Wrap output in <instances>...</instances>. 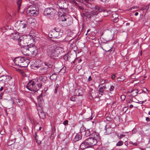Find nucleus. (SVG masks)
I'll use <instances>...</instances> for the list:
<instances>
[{
    "mask_svg": "<svg viewBox=\"0 0 150 150\" xmlns=\"http://www.w3.org/2000/svg\"><path fill=\"white\" fill-rule=\"evenodd\" d=\"M95 9L96 11L98 13V12H101L103 11L104 13H108V11L105 10H104L103 8L100 6L96 5L95 6Z\"/></svg>",
    "mask_w": 150,
    "mask_h": 150,
    "instance_id": "15",
    "label": "nucleus"
},
{
    "mask_svg": "<svg viewBox=\"0 0 150 150\" xmlns=\"http://www.w3.org/2000/svg\"><path fill=\"white\" fill-rule=\"evenodd\" d=\"M59 85L58 84H57L55 87V88H58L59 87Z\"/></svg>",
    "mask_w": 150,
    "mask_h": 150,
    "instance_id": "61",
    "label": "nucleus"
},
{
    "mask_svg": "<svg viewBox=\"0 0 150 150\" xmlns=\"http://www.w3.org/2000/svg\"><path fill=\"white\" fill-rule=\"evenodd\" d=\"M105 38L108 41H110L113 38V37L111 33H110L105 36Z\"/></svg>",
    "mask_w": 150,
    "mask_h": 150,
    "instance_id": "23",
    "label": "nucleus"
},
{
    "mask_svg": "<svg viewBox=\"0 0 150 150\" xmlns=\"http://www.w3.org/2000/svg\"><path fill=\"white\" fill-rule=\"evenodd\" d=\"M135 102L134 101H133V100H132V99H130V100H128L127 101V103L128 104V103H131L132 102Z\"/></svg>",
    "mask_w": 150,
    "mask_h": 150,
    "instance_id": "48",
    "label": "nucleus"
},
{
    "mask_svg": "<svg viewBox=\"0 0 150 150\" xmlns=\"http://www.w3.org/2000/svg\"><path fill=\"white\" fill-rule=\"evenodd\" d=\"M38 115L42 119H44L45 117V113L42 111L38 112Z\"/></svg>",
    "mask_w": 150,
    "mask_h": 150,
    "instance_id": "26",
    "label": "nucleus"
},
{
    "mask_svg": "<svg viewBox=\"0 0 150 150\" xmlns=\"http://www.w3.org/2000/svg\"><path fill=\"white\" fill-rule=\"evenodd\" d=\"M91 135L93 137L87 139L80 144V148L81 149L83 150L94 146L97 144V140L100 139L99 134L98 133L93 132Z\"/></svg>",
    "mask_w": 150,
    "mask_h": 150,
    "instance_id": "2",
    "label": "nucleus"
},
{
    "mask_svg": "<svg viewBox=\"0 0 150 150\" xmlns=\"http://www.w3.org/2000/svg\"><path fill=\"white\" fill-rule=\"evenodd\" d=\"M72 3L74 5H75L76 6L78 5L77 2L75 0H72Z\"/></svg>",
    "mask_w": 150,
    "mask_h": 150,
    "instance_id": "43",
    "label": "nucleus"
},
{
    "mask_svg": "<svg viewBox=\"0 0 150 150\" xmlns=\"http://www.w3.org/2000/svg\"><path fill=\"white\" fill-rule=\"evenodd\" d=\"M64 59L65 60H67L68 59V57L67 55H65L63 56Z\"/></svg>",
    "mask_w": 150,
    "mask_h": 150,
    "instance_id": "46",
    "label": "nucleus"
},
{
    "mask_svg": "<svg viewBox=\"0 0 150 150\" xmlns=\"http://www.w3.org/2000/svg\"><path fill=\"white\" fill-rule=\"evenodd\" d=\"M126 25L127 26H128L130 25V23H127L126 24Z\"/></svg>",
    "mask_w": 150,
    "mask_h": 150,
    "instance_id": "64",
    "label": "nucleus"
},
{
    "mask_svg": "<svg viewBox=\"0 0 150 150\" xmlns=\"http://www.w3.org/2000/svg\"><path fill=\"white\" fill-rule=\"evenodd\" d=\"M123 142L122 141H120L118 142L116 144L117 146H121L123 145Z\"/></svg>",
    "mask_w": 150,
    "mask_h": 150,
    "instance_id": "34",
    "label": "nucleus"
},
{
    "mask_svg": "<svg viewBox=\"0 0 150 150\" xmlns=\"http://www.w3.org/2000/svg\"><path fill=\"white\" fill-rule=\"evenodd\" d=\"M146 120L147 122H150V119L149 117H146Z\"/></svg>",
    "mask_w": 150,
    "mask_h": 150,
    "instance_id": "56",
    "label": "nucleus"
},
{
    "mask_svg": "<svg viewBox=\"0 0 150 150\" xmlns=\"http://www.w3.org/2000/svg\"><path fill=\"white\" fill-rule=\"evenodd\" d=\"M64 51L62 47H57L53 45H48L47 47V53L51 58L54 59L60 58L61 54Z\"/></svg>",
    "mask_w": 150,
    "mask_h": 150,
    "instance_id": "3",
    "label": "nucleus"
},
{
    "mask_svg": "<svg viewBox=\"0 0 150 150\" xmlns=\"http://www.w3.org/2000/svg\"><path fill=\"white\" fill-rule=\"evenodd\" d=\"M98 14V12L96 11H93L88 14L86 13H83L84 16L89 19L93 17H94L95 16L97 15Z\"/></svg>",
    "mask_w": 150,
    "mask_h": 150,
    "instance_id": "14",
    "label": "nucleus"
},
{
    "mask_svg": "<svg viewBox=\"0 0 150 150\" xmlns=\"http://www.w3.org/2000/svg\"><path fill=\"white\" fill-rule=\"evenodd\" d=\"M125 136V135L124 134H121L120 136L119 139H121L123 137H124Z\"/></svg>",
    "mask_w": 150,
    "mask_h": 150,
    "instance_id": "49",
    "label": "nucleus"
},
{
    "mask_svg": "<svg viewBox=\"0 0 150 150\" xmlns=\"http://www.w3.org/2000/svg\"><path fill=\"white\" fill-rule=\"evenodd\" d=\"M114 88V87L113 86H111L109 89V90L110 91H112L113 90Z\"/></svg>",
    "mask_w": 150,
    "mask_h": 150,
    "instance_id": "47",
    "label": "nucleus"
},
{
    "mask_svg": "<svg viewBox=\"0 0 150 150\" xmlns=\"http://www.w3.org/2000/svg\"><path fill=\"white\" fill-rule=\"evenodd\" d=\"M148 91V90L146 88H144V90H142L141 91H142V92H144V93H146V92L144 91Z\"/></svg>",
    "mask_w": 150,
    "mask_h": 150,
    "instance_id": "53",
    "label": "nucleus"
},
{
    "mask_svg": "<svg viewBox=\"0 0 150 150\" xmlns=\"http://www.w3.org/2000/svg\"><path fill=\"white\" fill-rule=\"evenodd\" d=\"M39 9L34 5H30L27 8V14L30 16H36L39 13Z\"/></svg>",
    "mask_w": 150,
    "mask_h": 150,
    "instance_id": "10",
    "label": "nucleus"
},
{
    "mask_svg": "<svg viewBox=\"0 0 150 150\" xmlns=\"http://www.w3.org/2000/svg\"><path fill=\"white\" fill-rule=\"evenodd\" d=\"M92 79L91 78V76H89V78H88V81H91Z\"/></svg>",
    "mask_w": 150,
    "mask_h": 150,
    "instance_id": "58",
    "label": "nucleus"
},
{
    "mask_svg": "<svg viewBox=\"0 0 150 150\" xmlns=\"http://www.w3.org/2000/svg\"><path fill=\"white\" fill-rule=\"evenodd\" d=\"M14 62L16 65L21 67H27L30 63V60L27 58L19 57H16L14 60Z\"/></svg>",
    "mask_w": 150,
    "mask_h": 150,
    "instance_id": "7",
    "label": "nucleus"
},
{
    "mask_svg": "<svg viewBox=\"0 0 150 150\" xmlns=\"http://www.w3.org/2000/svg\"><path fill=\"white\" fill-rule=\"evenodd\" d=\"M130 143L131 144H132L133 145H134L136 146L137 145V144L135 142L133 143L132 142H130Z\"/></svg>",
    "mask_w": 150,
    "mask_h": 150,
    "instance_id": "51",
    "label": "nucleus"
},
{
    "mask_svg": "<svg viewBox=\"0 0 150 150\" xmlns=\"http://www.w3.org/2000/svg\"><path fill=\"white\" fill-rule=\"evenodd\" d=\"M106 119L107 121H111L112 120V119L109 116L106 117Z\"/></svg>",
    "mask_w": 150,
    "mask_h": 150,
    "instance_id": "41",
    "label": "nucleus"
},
{
    "mask_svg": "<svg viewBox=\"0 0 150 150\" xmlns=\"http://www.w3.org/2000/svg\"><path fill=\"white\" fill-rule=\"evenodd\" d=\"M105 129L106 131L105 132V134H109L111 133L112 129H111L110 127L109 126L108 127V126L106 125L105 127Z\"/></svg>",
    "mask_w": 150,
    "mask_h": 150,
    "instance_id": "22",
    "label": "nucleus"
},
{
    "mask_svg": "<svg viewBox=\"0 0 150 150\" xmlns=\"http://www.w3.org/2000/svg\"><path fill=\"white\" fill-rule=\"evenodd\" d=\"M98 93L99 94H100L101 96H101L103 95L104 93V89L102 87H100L99 88V92Z\"/></svg>",
    "mask_w": 150,
    "mask_h": 150,
    "instance_id": "30",
    "label": "nucleus"
},
{
    "mask_svg": "<svg viewBox=\"0 0 150 150\" xmlns=\"http://www.w3.org/2000/svg\"><path fill=\"white\" fill-rule=\"evenodd\" d=\"M11 79V77L10 76H2L0 77V82H2L3 83H4L7 79Z\"/></svg>",
    "mask_w": 150,
    "mask_h": 150,
    "instance_id": "17",
    "label": "nucleus"
},
{
    "mask_svg": "<svg viewBox=\"0 0 150 150\" xmlns=\"http://www.w3.org/2000/svg\"><path fill=\"white\" fill-rule=\"evenodd\" d=\"M81 138L82 136L81 135L77 134L73 140V142L74 143H76V142L81 139Z\"/></svg>",
    "mask_w": 150,
    "mask_h": 150,
    "instance_id": "20",
    "label": "nucleus"
},
{
    "mask_svg": "<svg viewBox=\"0 0 150 150\" xmlns=\"http://www.w3.org/2000/svg\"><path fill=\"white\" fill-rule=\"evenodd\" d=\"M98 21L99 22H102L103 21V19H100L98 21Z\"/></svg>",
    "mask_w": 150,
    "mask_h": 150,
    "instance_id": "59",
    "label": "nucleus"
},
{
    "mask_svg": "<svg viewBox=\"0 0 150 150\" xmlns=\"http://www.w3.org/2000/svg\"><path fill=\"white\" fill-rule=\"evenodd\" d=\"M22 0H18L17 1V4L18 5V7L19 8L21 6V4L22 2Z\"/></svg>",
    "mask_w": 150,
    "mask_h": 150,
    "instance_id": "35",
    "label": "nucleus"
},
{
    "mask_svg": "<svg viewBox=\"0 0 150 150\" xmlns=\"http://www.w3.org/2000/svg\"><path fill=\"white\" fill-rule=\"evenodd\" d=\"M26 19L20 21L18 26V30L22 33H25V29L27 27L28 25H30L31 27H33L36 25V21L35 19L30 18Z\"/></svg>",
    "mask_w": 150,
    "mask_h": 150,
    "instance_id": "4",
    "label": "nucleus"
},
{
    "mask_svg": "<svg viewBox=\"0 0 150 150\" xmlns=\"http://www.w3.org/2000/svg\"><path fill=\"white\" fill-rule=\"evenodd\" d=\"M72 3L74 5H75L76 6L78 5L77 2L75 0H72Z\"/></svg>",
    "mask_w": 150,
    "mask_h": 150,
    "instance_id": "44",
    "label": "nucleus"
},
{
    "mask_svg": "<svg viewBox=\"0 0 150 150\" xmlns=\"http://www.w3.org/2000/svg\"><path fill=\"white\" fill-rule=\"evenodd\" d=\"M21 50L23 54L31 57L35 56L38 52L36 47L33 44L31 45L29 44L27 46L23 45L21 47Z\"/></svg>",
    "mask_w": 150,
    "mask_h": 150,
    "instance_id": "5",
    "label": "nucleus"
},
{
    "mask_svg": "<svg viewBox=\"0 0 150 150\" xmlns=\"http://www.w3.org/2000/svg\"><path fill=\"white\" fill-rule=\"evenodd\" d=\"M118 15L116 13L114 12L112 15V20L115 23L117 22L118 21Z\"/></svg>",
    "mask_w": 150,
    "mask_h": 150,
    "instance_id": "18",
    "label": "nucleus"
},
{
    "mask_svg": "<svg viewBox=\"0 0 150 150\" xmlns=\"http://www.w3.org/2000/svg\"><path fill=\"white\" fill-rule=\"evenodd\" d=\"M10 29V28H9L8 27H4L3 28V30L4 31V29L6 30H8V29Z\"/></svg>",
    "mask_w": 150,
    "mask_h": 150,
    "instance_id": "55",
    "label": "nucleus"
},
{
    "mask_svg": "<svg viewBox=\"0 0 150 150\" xmlns=\"http://www.w3.org/2000/svg\"><path fill=\"white\" fill-rule=\"evenodd\" d=\"M125 96L124 95H121V98L122 100H124L125 98Z\"/></svg>",
    "mask_w": 150,
    "mask_h": 150,
    "instance_id": "45",
    "label": "nucleus"
},
{
    "mask_svg": "<svg viewBox=\"0 0 150 150\" xmlns=\"http://www.w3.org/2000/svg\"><path fill=\"white\" fill-rule=\"evenodd\" d=\"M111 76H112V79H115V75L113 74Z\"/></svg>",
    "mask_w": 150,
    "mask_h": 150,
    "instance_id": "57",
    "label": "nucleus"
},
{
    "mask_svg": "<svg viewBox=\"0 0 150 150\" xmlns=\"http://www.w3.org/2000/svg\"><path fill=\"white\" fill-rule=\"evenodd\" d=\"M68 121L67 120H66L63 123V124L64 125H68Z\"/></svg>",
    "mask_w": 150,
    "mask_h": 150,
    "instance_id": "42",
    "label": "nucleus"
},
{
    "mask_svg": "<svg viewBox=\"0 0 150 150\" xmlns=\"http://www.w3.org/2000/svg\"><path fill=\"white\" fill-rule=\"evenodd\" d=\"M110 0H100L101 1L104 3H106L109 1Z\"/></svg>",
    "mask_w": 150,
    "mask_h": 150,
    "instance_id": "50",
    "label": "nucleus"
},
{
    "mask_svg": "<svg viewBox=\"0 0 150 150\" xmlns=\"http://www.w3.org/2000/svg\"><path fill=\"white\" fill-rule=\"evenodd\" d=\"M114 50L115 49L114 48H111L110 49L106 51L107 52H110V53L111 52H114Z\"/></svg>",
    "mask_w": 150,
    "mask_h": 150,
    "instance_id": "36",
    "label": "nucleus"
},
{
    "mask_svg": "<svg viewBox=\"0 0 150 150\" xmlns=\"http://www.w3.org/2000/svg\"><path fill=\"white\" fill-rule=\"evenodd\" d=\"M125 79V76H119L118 79L117 80L119 81H123Z\"/></svg>",
    "mask_w": 150,
    "mask_h": 150,
    "instance_id": "29",
    "label": "nucleus"
},
{
    "mask_svg": "<svg viewBox=\"0 0 150 150\" xmlns=\"http://www.w3.org/2000/svg\"><path fill=\"white\" fill-rule=\"evenodd\" d=\"M56 6H58L59 7H56L58 8V10L60 11L59 13H62V12L64 13L67 11V8L68 6V3L67 1L64 0H61L58 1L57 5Z\"/></svg>",
    "mask_w": 150,
    "mask_h": 150,
    "instance_id": "8",
    "label": "nucleus"
},
{
    "mask_svg": "<svg viewBox=\"0 0 150 150\" xmlns=\"http://www.w3.org/2000/svg\"><path fill=\"white\" fill-rule=\"evenodd\" d=\"M138 13L136 12L135 13L134 15L135 16H137V15H138Z\"/></svg>",
    "mask_w": 150,
    "mask_h": 150,
    "instance_id": "62",
    "label": "nucleus"
},
{
    "mask_svg": "<svg viewBox=\"0 0 150 150\" xmlns=\"http://www.w3.org/2000/svg\"><path fill=\"white\" fill-rule=\"evenodd\" d=\"M138 90L137 89H134L133 90H132L131 91H128L127 92V93H132V94L130 95V96L132 97H134L138 93Z\"/></svg>",
    "mask_w": 150,
    "mask_h": 150,
    "instance_id": "21",
    "label": "nucleus"
},
{
    "mask_svg": "<svg viewBox=\"0 0 150 150\" xmlns=\"http://www.w3.org/2000/svg\"><path fill=\"white\" fill-rule=\"evenodd\" d=\"M85 135L86 136H91V134L92 133H91V132L90 129H88L87 130L85 131Z\"/></svg>",
    "mask_w": 150,
    "mask_h": 150,
    "instance_id": "31",
    "label": "nucleus"
},
{
    "mask_svg": "<svg viewBox=\"0 0 150 150\" xmlns=\"http://www.w3.org/2000/svg\"><path fill=\"white\" fill-rule=\"evenodd\" d=\"M66 69V67H64L60 69L59 72L64 74L65 72Z\"/></svg>",
    "mask_w": 150,
    "mask_h": 150,
    "instance_id": "32",
    "label": "nucleus"
},
{
    "mask_svg": "<svg viewBox=\"0 0 150 150\" xmlns=\"http://www.w3.org/2000/svg\"><path fill=\"white\" fill-rule=\"evenodd\" d=\"M58 8H45L44 12L43 14L45 16H47V17H49L50 16L54 15L56 13V11H57L59 13L60 11L58 10Z\"/></svg>",
    "mask_w": 150,
    "mask_h": 150,
    "instance_id": "11",
    "label": "nucleus"
},
{
    "mask_svg": "<svg viewBox=\"0 0 150 150\" xmlns=\"http://www.w3.org/2000/svg\"><path fill=\"white\" fill-rule=\"evenodd\" d=\"M70 100L73 101H75L76 100V97L75 96H73L70 98Z\"/></svg>",
    "mask_w": 150,
    "mask_h": 150,
    "instance_id": "37",
    "label": "nucleus"
},
{
    "mask_svg": "<svg viewBox=\"0 0 150 150\" xmlns=\"http://www.w3.org/2000/svg\"><path fill=\"white\" fill-rule=\"evenodd\" d=\"M81 1L83 4H86V3H88L89 0H81Z\"/></svg>",
    "mask_w": 150,
    "mask_h": 150,
    "instance_id": "39",
    "label": "nucleus"
},
{
    "mask_svg": "<svg viewBox=\"0 0 150 150\" xmlns=\"http://www.w3.org/2000/svg\"><path fill=\"white\" fill-rule=\"evenodd\" d=\"M76 7H77V8L80 11H83L84 10L83 7L82 6H80L78 5Z\"/></svg>",
    "mask_w": 150,
    "mask_h": 150,
    "instance_id": "33",
    "label": "nucleus"
},
{
    "mask_svg": "<svg viewBox=\"0 0 150 150\" xmlns=\"http://www.w3.org/2000/svg\"><path fill=\"white\" fill-rule=\"evenodd\" d=\"M129 107L130 108H132L133 107V105H131Z\"/></svg>",
    "mask_w": 150,
    "mask_h": 150,
    "instance_id": "60",
    "label": "nucleus"
},
{
    "mask_svg": "<svg viewBox=\"0 0 150 150\" xmlns=\"http://www.w3.org/2000/svg\"><path fill=\"white\" fill-rule=\"evenodd\" d=\"M44 64L46 66V67H48V69L50 68H52L53 66L52 64H51L50 61L49 62H44Z\"/></svg>",
    "mask_w": 150,
    "mask_h": 150,
    "instance_id": "25",
    "label": "nucleus"
},
{
    "mask_svg": "<svg viewBox=\"0 0 150 150\" xmlns=\"http://www.w3.org/2000/svg\"><path fill=\"white\" fill-rule=\"evenodd\" d=\"M57 75L55 73H54L50 76V79L53 81H55L57 79Z\"/></svg>",
    "mask_w": 150,
    "mask_h": 150,
    "instance_id": "24",
    "label": "nucleus"
},
{
    "mask_svg": "<svg viewBox=\"0 0 150 150\" xmlns=\"http://www.w3.org/2000/svg\"><path fill=\"white\" fill-rule=\"evenodd\" d=\"M58 89L57 88H55V89H54V93H57V90H58Z\"/></svg>",
    "mask_w": 150,
    "mask_h": 150,
    "instance_id": "54",
    "label": "nucleus"
},
{
    "mask_svg": "<svg viewBox=\"0 0 150 150\" xmlns=\"http://www.w3.org/2000/svg\"><path fill=\"white\" fill-rule=\"evenodd\" d=\"M60 29L57 28H54V29L49 32L48 36L50 38L53 39H58L61 38L63 35L62 32H59Z\"/></svg>",
    "mask_w": 150,
    "mask_h": 150,
    "instance_id": "9",
    "label": "nucleus"
},
{
    "mask_svg": "<svg viewBox=\"0 0 150 150\" xmlns=\"http://www.w3.org/2000/svg\"><path fill=\"white\" fill-rule=\"evenodd\" d=\"M43 92V91H42L41 93L39 96L38 99V104L39 106L40 107H42L44 104V101L42 98Z\"/></svg>",
    "mask_w": 150,
    "mask_h": 150,
    "instance_id": "13",
    "label": "nucleus"
},
{
    "mask_svg": "<svg viewBox=\"0 0 150 150\" xmlns=\"http://www.w3.org/2000/svg\"><path fill=\"white\" fill-rule=\"evenodd\" d=\"M47 80L46 76H40L38 79H35L29 82L26 86V87L30 91L36 92L41 87L42 82H45Z\"/></svg>",
    "mask_w": 150,
    "mask_h": 150,
    "instance_id": "1",
    "label": "nucleus"
},
{
    "mask_svg": "<svg viewBox=\"0 0 150 150\" xmlns=\"http://www.w3.org/2000/svg\"><path fill=\"white\" fill-rule=\"evenodd\" d=\"M27 2H29L30 4H33L34 2L37 0H26Z\"/></svg>",
    "mask_w": 150,
    "mask_h": 150,
    "instance_id": "38",
    "label": "nucleus"
},
{
    "mask_svg": "<svg viewBox=\"0 0 150 150\" xmlns=\"http://www.w3.org/2000/svg\"><path fill=\"white\" fill-rule=\"evenodd\" d=\"M59 14L58 20L62 25L66 26L70 25L72 23L73 20L70 16L65 13L61 15Z\"/></svg>",
    "mask_w": 150,
    "mask_h": 150,
    "instance_id": "6",
    "label": "nucleus"
},
{
    "mask_svg": "<svg viewBox=\"0 0 150 150\" xmlns=\"http://www.w3.org/2000/svg\"><path fill=\"white\" fill-rule=\"evenodd\" d=\"M11 37L13 40L18 41V44L20 46L22 47L23 46V40L21 39L18 33L14 32L12 33Z\"/></svg>",
    "mask_w": 150,
    "mask_h": 150,
    "instance_id": "12",
    "label": "nucleus"
},
{
    "mask_svg": "<svg viewBox=\"0 0 150 150\" xmlns=\"http://www.w3.org/2000/svg\"><path fill=\"white\" fill-rule=\"evenodd\" d=\"M81 90L79 89H76L75 91V96H79L81 95Z\"/></svg>",
    "mask_w": 150,
    "mask_h": 150,
    "instance_id": "27",
    "label": "nucleus"
},
{
    "mask_svg": "<svg viewBox=\"0 0 150 150\" xmlns=\"http://www.w3.org/2000/svg\"><path fill=\"white\" fill-rule=\"evenodd\" d=\"M15 102V103H16L19 106H21L24 103V101L23 100L20 99H16Z\"/></svg>",
    "mask_w": 150,
    "mask_h": 150,
    "instance_id": "19",
    "label": "nucleus"
},
{
    "mask_svg": "<svg viewBox=\"0 0 150 150\" xmlns=\"http://www.w3.org/2000/svg\"><path fill=\"white\" fill-rule=\"evenodd\" d=\"M85 129L83 127H81L80 129V132L81 133L85 132Z\"/></svg>",
    "mask_w": 150,
    "mask_h": 150,
    "instance_id": "40",
    "label": "nucleus"
},
{
    "mask_svg": "<svg viewBox=\"0 0 150 150\" xmlns=\"http://www.w3.org/2000/svg\"><path fill=\"white\" fill-rule=\"evenodd\" d=\"M48 69V67H44L40 69L39 71V73L42 75L47 74Z\"/></svg>",
    "mask_w": 150,
    "mask_h": 150,
    "instance_id": "16",
    "label": "nucleus"
},
{
    "mask_svg": "<svg viewBox=\"0 0 150 150\" xmlns=\"http://www.w3.org/2000/svg\"><path fill=\"white\" fill-rule=\"evenodd\" d=\"M34 137L35 138V140L36 142L38 144H40L41 142L40 141H39L38 142V136L37 135V133L36 132H35V134H34Z\"/></svg>",
    "mask_w": 150,
    "mask_h": 150,
    "instance_id": "28",
    "label": "nucleus"
},
{
    "mask_svg": "<svg viewBox=\"0 0 150 150\" xmlns=\"http://www.w3.org/2000/svg\"><path fill=\"white\" fill-rule=\"evenodd\" d=\"M3 92L1 93L0 94V99H2L3 96Z\"/></svg>",
    "mask_w": 150,
    "mask_h": 150,
    "instance_id": "52",
    "label": "nucleus"
},
{
    "mask_svg": "<svg viewBox=\"0 0 150 150\" xmlns=\"http://www.w3.org/2000/svg\"><path fill=\"white\" fill-rule=\"evenodd\" d=\"M3 87H1L0 88V91H1L3 89Z\"/></svg>",
    "mask_w": 150,
    "mask_h": 150,
    "instance_id": "63",
    "label": "nucleus"
}]
</instances>
